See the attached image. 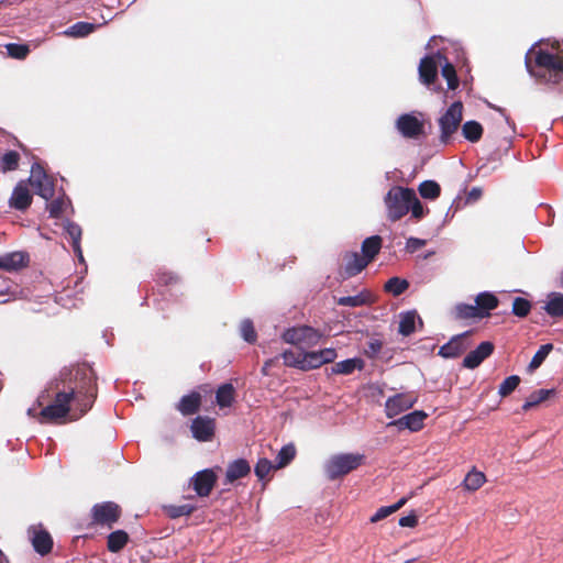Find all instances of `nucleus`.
<instances>
[{
	"instance_id": "nucleus-1",
	"label": "nucleus",
	"mask_w": 563,
	"mask_h": 563,
	"mask_svg": "<svg viewBox=\"0 0 563 563\" xmlns=\"http://www.w3.org/2000/svg\"><path fill=\"white\" fill-rule=\"evenodd\" d=\"M96 382V374L88 366L62 369L59 379L51 383L54 400L41 410V422L56 421L68 415L70 420H77L86 415L97 397Z\"/></svg>"
},
{
	"instance_id": "nucleus-2",
	"label": "nucleus",
	"mask_w": 563,
	"mask_h": 563,
	"mask_svg": "<svg viewBox=\"0 0 563 563\" xmlns=\"http://www.w3.org/2000/svg\"><path fill=\"white\" fill-rule=\"evenodd\" d=\"M526 68L538 84L555 87L563 84V45L532 48L526 55Z\"/></svg>"
},
{
	"instance_id": "nucleus-3",
	"label": "nucleus",
	"mask_w": 563,
	"mask_h": 563,
	"mask_svg": "<svg viewBox=\"0 0 563 563\" xmlns=\"http://www.w3.org/2000/svg\"><path fill=\"white\" fill-rule=\"evenodd\" d=\"M413 189L401 186H393L384 197L386 217L390 222H396L409 212V202Z\"/></svg>"
},
{
	"instance_id": "nucleus-4",
	"label": "nucleus",
	"mask_w": 563,
	"mask_h": 563,
	"mask_svg": "<svg viewBox=\"0 0 563 563\" xmlns=\"http://www.w3.org/2000/svg\"><path fill=\"white\" fill-rule=\"evenodd\" d=\"M363 460L364 455L358 453L334 454L324 463L325 476L330 481H335L356 470Z\"/></svg>"
},
{
	"instance_id": "nucleus-5",
	"label": "nucleus",
	"mask_w": 563,
	"mask_h": 563,
	"mask_svg": "<svg viewBox=\"0 0 563 563\" xmlns=\"http://www.w3.org/2000/svg\"><path fill=\"white\" fill-rule=\"evenodd\" d=\"M463 104L461 101H454L439 118L440 136L439 141L442 145H448L452 141V136L459 130L463 119Z\"/></svg>"
},
{
	"instance_id": "nucleus-6",
	"label": "nucleus",
	"mask_w": 563,
	"mask_h": 563,
	"mask_svg": "<svg viewBox=\"0 0 563 563\" xmlns=\"http://www.w3.org/2000/svg\"><path fill=\"white\" fill-rule=\"evenodd\" d=\"M320 338L321 334L309 325L288 328L282 335L284 342L300 346L302 350L317 345Z\"/></svg>"
},
{
	"instance_id": "nucleus-7",
	"label": "nucleus",
	"mask_w": 563,
	"mask_h": 563,
	"mask_svg": "<svg viewBox=\"0 0 563 563\" xmlns=\"http://www.w3.org/2000/svg\"><path fill=\"white\" fill-rule=\"evenodd\" d=\"M421 112H410L399 115L396 120L397 131L406 139H418L424 133Z\"/></svg>"
},
{
	"instance_id": "nucleus-8",
	"label": "nucleus",
	"mask_w": 563,
	"mask_h": 563,
	"mask_svg": "<svg viewBox=\"0 0 563 563\" xmlns=\"http://www.w3.org/2000/svg\"><path fill=\"white\" fill-rule=\"evenodd\" d=\"M29 183L33 187L35 194L46 201H49L54 197L55 190L53 180L47 176L44 168L38 163H34L32 165Z\"/></svg>"
},
{
	"instance_id": "nucleus-9",
	"label": "nucleus",
	"mask_w": 563,
	"mask_h": 563,
	"mask_svg": "<svg viewBox=\"0 0 563 563\" xmlns=\"http://www.w3.org/2000/svg\"><path fill=\"white\" fill-rule=\"evenodd\" d=\"M121 509L113 501H103L93 505L91 509L92 521L97 525L111 528L120 518Z\"/></svg>"
},
{
	"instance_id": "nucleus-10",
	"label": "nucleus",
	"mask_w": 563,
	"mask_h": 563,
	"mask_svg": "<svg viewBox=\"0 0 563 563\" xmlns=\"http://www.w3.org/2000/svg\"><path fill=\"white\" fill-rule=\"evenodd\" d=\"M438 67L439 59L437 58V54L434 56L427 55L421 58L418 67L420 81L434 91H438V87L433 86L438 78Z\"/></svg>"
},
{
	"instance_id": "nucleus-11",
	"label": "nucleus",
	"mask_w": 563,
	"mask_h": 563,
	"mask_svg": "<svg viewBox=\"0 0 563 563\" xmlns=\"http://www.w3.org/2000/svg\"><path fill=\"white\" fill-rule=\"evenodd\" d=\"M216 483L217 475L211 468H205L197 472L190 479L192 489L199 497L209 496Z\"/></svg>"
},
{
	"instance_id": "nucleus-12",
	"label": "nucleus",
	"mask_w": 563,
	"mask_h": 563,
	"mask_svg": "<svg viewBox=\"0 0 563 563\" xmlns=\"http://www.w3.org/2000/svg\"><path fill=\"white\" fill-rule=\"evenodd\" d=\"M416 402V398L406 395V394H397L389 397L385 402V410L388 418H394L410 409Z\"/></svg>"
},
{
	"instance_id": "nucleus-13",
	"label": "nucleus",
	"mask_w": 563,
	"mask_h": 563,
	"mask_svg": "<svg viewBox=\"0 0 563 563\" xmlns=\"http://www.w3.org/2000/svg\"><path fill=\"white\" fill-rule=\"evenodd\" d=\"M493 352L494 344L489 341H484L464 357L463 366L470 369H474L478 367L484 360L490 356Z\"/></svg>"
},
{
	"instance_id": "nucleus-14",
	"label": "nucleus",
	"mask_w": 563,
	"mask_h": 563,
	"mask_svg": "<svg viewBox=\"0 0 563 563\" xmlns=\"http://www.w3.org/2000/svg\"><path fill=\"white\" fill-rule=\"evenodd\" d=\"M471 331H465L454 335L449 342L440 346L438 354L444 358H455L466 350L464 339L470 335Z\"/></svg>"
},
{
	"instance_id": "nucleus-15",
	"label": "nucleus",
	"mask_w": 563,
	"mask_h": 563,
	"mask_svg": "<svg viewBox=\"0 0 563 563\" xmlns=\"http://www.w3.org/2000/svg\"><path fill=\"white\" fill-rule=\"evenodd\" d=\"M192 437L198 441H209L214 432V421L208 417H196L191 422Z\"/></svg>"
},
{
	"instance_id": "nucleus-16",
	"label": "nucleus",
	"mask_w": 563,
	"mask_h": 563,
	"mask_svg": "<svg viewBox=\"0 0 563 563\" xmlns=\"http://www.w3.org/2000/svg\"><path fill=\"white\" fill-rule=\"evenodd\" d=\"M32 203V196L25 185L19 183L11 194L9 205L11 208L25 211Z\"/></svg>"
},
{
	"instance_id": "nucleus-17",
	"label": "nucleus",
	"mask_w": 563,
	"mask_h": 563,
	"mask_svg": "<svg viewBox=\"0 0 563 563\" xmlns=\"http://www.w3.org/2000/svg\"><path fill=\"white\" fill-rule=\"evenodd\" d=\"M29 532L33 533L31 541L35 552L41 555L48 554L53 548V539L51 534L42 529L36 530L35 527H31Z\"/></svg>"
},
{
	"instance_id": "nucleus-18",
	"label": "nucleus",
	"mask_w": 563,
	"mask_h": 563,
	"mask_svg": "<svg viewBox=\"0 0 563 563\" xmlns=\"http://www.w3.org/2000/svg\"><path fill=\"white\" fill-rule=\"evenodd\" d=\"M63 228L65 233L71 241L74 253L80 262H84V255L80 246L82 235V230L80 225L69 219H66L63 221Z\"/></svg>"
},
{
	"instance_id": "nucleus-19",
	"label": "nucleus",
	"mask_w": 563,
	"mask_h": 563,
	"mask_svg": "<svg viewBox=\"0 0 563 563\" xmlns=\"http://www.w3.org/2000/svg\"><path fill=\"white\" fill-rule=\"evenodd\" d=\"M427 413L422 410H415L394 421L399 429H408L410 431H419L423 427Z\"/></svg>"
},
{
	"instance_id": "nucleus-20",
	"label": "nucleus",
	"mask_w": 563,
	"mask_h": 563,
	"mask_svg": "<svg viewBox=\"0 0 563 563\" xmlns=\"http://www.w3.org/2000/svg\"><path fill=\"white\" fill-rule=\"evenodd\" d=\"M475 305L478 307L479 319L490 316V311L499 305L497 296L490 291H482L475 298Z\"/></svg>"
},
{
	"instance_id": "nucleus-21",
	"label": "nucleus",
	"mask_w": 563,
	"mask_h": 563,
	"mask_svg": "<svg viewBox=\"0 0 563 563\" xmlns=\"http://www.w3.org/2000/svg\"><path fill=\"white\" fill-rule=\"evenodd\" d=\"M251 472V466L245 459H238L228 464L225 472V483H233L246 476Z\"/></svg>"
},
{
	"instance_id": "nucleus-22",
	"label": "nucleus",
	"mask_w": 563,
	"mask_h": 563,
	"mask_svg": "<svg viewBox=\"0 0 563 563\" xmlns=\"http://www.w3.org/2000/svg\"><path fill=\"white\" fill-rule=\"evenodd\" d=\"M201 404V396L197 391H192L188 395H185L180 398L177 410L183 416H190L196 413L199 410Z\"/></svg>"
},
{
	"instance_id": "nucleus-23",
	"label": "nucleus",
	"mask_w": 563,
	"mask_h": 563,
	"mask_svg": "<svg viewBox=\"0 0 563 563\" xmlns=\"http://www.w3.org/2000/svg\"><path fill=\"white\" fill-rule=\"evenodd\" d=\"M345 261L344 273L346 277H353L360 274L368 265L367 260L357 252L346 254Z\"/></svg>"
},
{
	"instance_id": "nucleus-24",
	"label": "nucleus",
	"mask_w": 563,
	"mask_h": 563,
	"mask_svg": "<svg viewBox=\"0 0 563 563\" xmlns=\"http://www.w3.org/2000/svg\"><path fill=\"white\" fill-rule=\"evenodd\" d=\"M3 255L5 260L7 272H16L26 267L30 262L29 253L24 251H14Z\"/></svg>"
},
{
	"instance_id": "nucleus-25",
	"label": "nucleus",
	"mask_w": 563,
	"mask_h": 563,
	"mask_svg": "<svg viewBox=\"0 0 563 563\" xmlns=\"http://www.w3.org/2000/svg\"><path fill=\"white\" fill-rule=\"evenodd\" d=\"M437 58L439 59V65H442L441 74L442 77L446 80L448 89H456L460 82L456 76L455 67L449 63L446 57L440 52L437 53Z\"/></svg>"
},
{
	"instance_id": "nucleus-26",
	"label": "nucleus",
	"mask_w": 563,
	"mask_h": 563,
	"mask_svg": "<svg viewBox=\"0 0 563 563\" xmlns=\"http://www.w3.org/2000/svg\"><path fill=\"white\" fill-rule=\"evenodd\" d=\"M416 320L422 325V320L415 310L402 312L399 320V333L404 336L412 334L416 329Z\"/></svg>"
},
{
	"instance_id": "nucleus-27",
	"label": "nucleus",
	"mask_w": 563,
	"mask_h": 563,
	"mask_svg": "<svg viewBox=\"0 0 563 563\" xmlns=\"http://www.w3.org/2000/svg\"><path fill=\"white\" fill-rule=\"evenodd\" d=\"M97 27L98 25L95 23L79 21L67 27L63 34L68 37L81 38L95 32Z\"/></svg>"
},
{
	"instance_id": "nucleus-28",
	"label": "nucleus",
	"mask_w": 563,
	"mask_h": 563,
	"mask_svg": "<svg viewBox=\"0 0 563 563\" xmlns=\"http://www.w3.org/2000/svg\"><path fill=\"white\" fill-rule=\"evenodd\" d=\"M363 367H364V361L358 357H353V358H346L344 361L335 363L332 366L331 372H332V374L350 375L355 369L361 371V369H363Z\"/></svg>"
},
{
	"instance_id": "nucleus-29",
	"label": "nucleus",
	"mask_w": 563,
	"mask_h": 563,
	"mask_svg": "<svg viewBox=\"0 0 563 563\" xmlns=\"http://www.w3.org/2000/svg\"><path fill=\"white\" fill-rule=\"evenodd\" d=\"M382 249V238L379 235H372L369 238H366L362 242V256H364L367 262L374 260V257L379 253Z\"/></svg>"
},
{
	"instance_id": "nucleus-30",
	"label": "nucleus",
	"mask_w": 563,
	"mask_h": 563,
	"mask_svg": "<svg viewBox=\"0 0 563 563\" xmlns=\"http://www.w3.org/2000/svg\"><path fill=\"white\" fill-rule=\"evenodd\" d=\"M235 388L231 383L222 384L216 391V401L220 408L232 406L234 401Z\"/></svg>"
},
{
	"instance_id": "nucleus-31",
	"label": "nucleus",
	"mask_w": 563,
	"mask_h": 563,
	"mask_svg": "<svg viewBox=\"0 0 563 563\" xmlns=\"http://www.w3.org/2000/svg\"><path fill=\"white\" fill-rule=\"evenodd\" d=\"M544 310L551 317H563V294L551 292L544 306Z\"/></svg>"
},
{
	"instance_id": "nucleus-32",
	"label": "nucleus",
	"mask_w": 563,
	"mask_h": 563,
	"mask_svg": "<svg viewBox=\"0 0 563 563\" xmlns=\"http://www.w3.org/2000/svg\"><path fill=\"white\" fill-rule=\"evenodd\" d=\"M453 317L457 320H466L472 318H479L478 307L476 305L460 302L453 308Z\"/></svg>"
},
{
	"instance_id": "nucleus-33",
	"label": "nucleus",
	"mask_w": 563,
	"mask_h": 563,
	"mask_svg": "<svg viewBox=\"0 0 563 563\" xmlns=\"http://www.w3.org/2000/svg\"><path fill=\"white\" fill-rule=\"evenodd\" d=\"M462 134L465 140L472 143L478 142L483 135V126L475 120L466 121L462 125Z\"/></svg>"
},
{
	"instance_id": "nucleus-34",
	"label": "nucleus",
	"mask_w": 563,
	"mask_h": 563,
	"mask_svg": "<svg viewBox=\"0 0 563 563\" xmlns=\"http://www.w3.org/2000/svg\"><path fill=\"white\" fill-rule=\"evenodd\" d=\"M129 541L124 530H115L108 536V550L112 553L121 551Z\"/></svg>"
},
{
	"instance_id": "nucleus-35",
	"label": "nucleus",
	"mask_w": 563,
	"mask_h": 563,
	"mask_svg": "<svg viewBox=\"0 0 563 563\" xmlns=\"http://www.w3.org/2000/svg\"><path fill=\"white\" fill-rule=\"evenodd\" d=\"M555 394V389H539L533 391L528 396L525 404L522 405V410L528 411L532 407L539 405L540 402L547 400L551 395Z\"/></svg>"
},
{
	"instance_id": "nucleus-36",
	"label": "nucleus",
	"mask_w": 563,
	"mask_h": 563,
	"mask_svg": "<svg viewBox=\"0 0 563 563\" xmlns=\"http://www.w3.org/2000/svg\"><path fill=\"white\" fill-rule=\"evenodd\" d=\"M420 196L424 199L434 200L441 194V187L435 180H423L418 187Z\"/></svg>"
},
{
	"instance_id": "nucleus-37",
	"label": "nucleus",
	"mask_w": 563,
	"mask_h": 563,
	"mask_svg": "<svg viewBox=\"0 0 563 563\" xmlns=\"http://www.w3.org/2000/svg\"><path fill=\"white\" fill-rule=\"evenodd\" d=\"M296 456V448L292 443L284 445L276 456V468H283L288 465Z\"/></svg>"
},
{
	"instance_id": "nucleus-38",
	"label": "nucleus",
	"mask_w": 563,
	"mask_h": 563,
	"mask_svg": "<svg viewBox=\"0 0 563 563\" xmlns=\"http://www.w3.org/2000/svg\"><path fill=\"white\" fill-rule=\"evenodd\" d=\"M485 483V475L478 471H471L466 474L462 485L468 492L477 490Z\"/></svg>"
},
{
	"instance_id": "nucleus-39",
	"label": "nucleus",
	"mask_w": 563,
	"mask_h": 563,
	"mask_svg": "<svg viewBox=\"0 0 563 563\" xmlns=\"http://www.w3.org/2000/svg\"><path fill=\"white\" fill-rule=\"evenodd\" d=\"M20 154L15 151L5 152L0 158V170L2 173L15 170L19 167Z\"/></svg>"
},
{
	"instance_id": "nucleus-40",
	"label": "nucleus",
	"mask_w": 563,
	"mask_h": 563,
	"mask_svg": "<svg viewBox=\"0 0 563 563\" xmlns=\"http://www.w3.org/2000/svg\"><path fill=\"white\" fill-rule=\"evenodd\" d=\"M407 500H408L407 497H402L394 505L383 506V507L378 508L377 511L371 517V522H378L379 520L394 514L395 511L400 509L407 503Z\"/></svg>"
},
{
	"instance_id": "nucleus-41",
	"label": "nucleus",
	"mask_w": 563,
	"mask_h": 563,
	"mask_svg": "<svg viewBox=\"0 0 563 563\" xmlns=\"http://www.w3.org/2000/svg\"><path fill=\"white\" fill-rule=\"evenodd\" d=\"M552 350H553L552 343H547V344L541 345L539 347V350L532 356V360L528 365V369L530 372H533L537 368H539Z\"/></svg>"
},
{
	"instance_id": "nucleus-42",
	"label": "nucleus",
	"mask_w": 563,
	"mask_h": 563,
	"mask_svg": "<svg viewBox=\"0 0 563 563\" xmlns=\"http://www.w3.org/2000/svg\"><path fill=\"white\" fill-rule=\"evenodd\" d=\"M323 365L318 351L303 352L301 371L314 369Z\"/></svg>"
},
{
	"instance_id": "nucleus-43",
	"label": "nucleus",
	"mask_w": 563,
	"mask_h": 563,
	"mask_svg": "<svg viewBox=\"0 0 563 563\" xmlns=\"http://www.w3.org/2000/svg\"><path fill=\"white\" fill-rule=\"evenodd\" d=\"M338 305L343 307H361L368 302V296L360 292L354 296H344L338 299Z\"/></svg>"
},
{
	"instance_id": "nucleus-44",
	"label": "nucleus",
	"mask_w": 563,
	"mask_h": 563,
	"mask_svg": "<svg viewBox=\"0 0 563 563\" xmlns=\"http://www.w3.org/2000/svg\"><path fill=\"white\" fill-rule=\"evenodd\" d=\"M408 287L409 283L399 277H391L385 284V290L391 292L394 296H400Z\"/></svg>"
},
{
	"instance_id": "nucleus-45",
	"label": "nucleus",
	"mask_w": 563,
	"mask_h": 563,
	"mask_svg": "<svg viewBox=\"0 0 563 563\" xmlns=\"http://www.w3.org/2000/svg\"><path fill=\"white\" fill-rule=\"evenodd\" d=\"M240 334L242 339L247 343H255L257 339V334L251 319H244L240 324Z\"/></svg>"
},
{
	"instance_id": "nucleus-46",
	"label": "nucleus",
	"mask_w": 563,
	"mask_h": 563,
	"mask_svg": "<svg viewBox=\"0 0 563 563\" xmlns=\"http://www.w3.org/2000/svg\"><path fill=\"white\" fill-rule=\"evenodd\" d=\"M408 208L411 212V218L416 221L421 220L429 212V209L424 208L421 201L418 199L416 191H413Z\"/></svg>"
},
{
	"instance_id": "nucleus-47",
	"label": "nucleus",
	"mask_w": 563,
	"mask_h": 563,
	"mask_svg": "<svg viewBox=\"0 0 563 563\" xmlns=\"http://www.w3.org/2000/svg\"><path fill=\"white\" fill-rule=\"evenodd\" d=\"M531 309V303L528 299L522 297H516L512 302V309L511 312L519 317L525 318L528 316Z\"/></svg>"
},
{
	"instance_id": "nucleus-48",
	"label": "nucleus",
	"mask_w": 563,
	"mask_h": 563,
	"mask_svg": "<svg viewBox=\"0 0 563 563\" xmlns=\"http://www.w3.org/2000/svg\"><path fill=\"white\" fill-rule=\"evenodd\" d=\"M520 384V377L518 375H510L499 385L498 394L501 397L510 395Z\"/></svg>"
},
{
	"instance_id": "nucleus-49",
	"label": "nucleus",
	"mask_w": 563,
	"mask_h": 563,
	"mask_svg": "<svg viewBox=\"0 0 563 563\" xmlns=\"http://www.w3.org/2000/svg\"><path fill=\"white\" fill-rule=\"evenodd\" d=\"M272 470H277L275 464L266 457L260 459L254 467V473L260 481H263Z\"/></svg>"
},
{
	"instance_id": "nucleus-50",
	"label": "nucleus",
	"mask_w": 563,
	"mask_h": 563,
	"mask_svg": "<svg viewBox=\"0 0 563 563\" xmlns=\"http://www.w3.org/2000/svg\"><path fill=\"white\" fill-rule=\"evenodd\" d=\"M302 356L303 353H296L291 350H286L283 352L282 357L284 360V364L288 367H295L301 369L302 366Z\"/></svg>"
},
{
	"instance_id": "nucleus-51",
	"label": "nucleus",
	"mask_w": 563,
	"mask_h": 563,
	"mask_svg": "<svg viewBox=\"0 0 563 563\" xmlns=\"http://www.w3.org/2000/svg\"><path fill=\"white\" fill-rule=\"evenodd\" d=\"M5 48L8 55L16 59H24L30 53V48L25 44L10 43L5 45Z\"/></svg>"
},
{
	"instance_id": "nucleus-52",
	"label": "nucleus",
	"mask_w": 563,
	"mask_h": 563,
	"mask_svg": "<svg viewBox=\"0 0 563 563\" xmlns=\"http://www.w3.org/2000/svg\"><path fill=\"white\" fill-rule=\"evenodd\" d=\"M66 206H70V200L67 197L56 198L47 206L49 217L59 218Z\"/></svg>"
},
{
	"instance_id": "nucleus-53",
	"label": "nucleus",
	"mask_w": 563,
	"mask_h": 563,
	"mask_svg": "<svg viewBox=\"0 0 563 563\" xmlns=\"http://www.w3.org/2000/svg\"><path fill=\"white\" fill-rule=\"evenodd\" d=\"M195 509L191 504L172 505L167 507V514L170 518H179L190 515Z\"/></svg>"
},
{
	"instance_id": "nucleus-54",
	"label": "nucleus",
	"mask_w": 563,
	"mask_h": 563,
	"mask_svg": "<svg viewBox=\"0 0 563 563\" xmlns=\"http://www.w3.org/2000/svg\"><path fill=\"white\" fill-rule=\"evenodd\" d=\"M426 244H427L426 240L411 236V238L407 239L405 250L408 253H415L416 251H418Z\"/></svg>"
},
{
	"instance_id": "nucleus-55",
	"label": "nucleus",
	"mask_w": 563,
	"mask_h": 563,
	"mask_svg": "<svg viewBox=\"0 0 563 563\" xmlns=\"http://www.w3.org/2000/svg\"><path fill=\"white\" fill-rule=\"evenodd\" d=\"M157 279L164 285H172L178 283L179 277L173 272L163 271L157 274Z\"/></svg>"
},
{
	"instance_id": "nucleus-56",
	"label": "nucleus",
	"mask_w": 563,
	"mask_h": 563,
	"mask_svg": "<svg viewBox=\"0 0 563 563\" xmlns=\"http://www.w3.org/2000/svg\"><path fill=\"white\" fill-rule=\"evenodd\" d=\"M382 342L379 340H372L367 344L365 353L368 357H375L382 350Z\"/></svg>"
},
{
	"instance_id": "nucleus-57",
	"label": "nucleus",
	"mask_w": 563,
	"mask_h": 563,
	"mask_svg": "<svg viewBox=\"0 0 563 563\" xmlns=\"http://www.w3.org/2000/svg\"><path fill=\"white\" fill-rule=\"evenodd\" d=\"M488 106L490 108H493L494 110H496L500 114V119L503 121L501 122L503 124L508 125L512 131H515V123H514V121L510 120V118L506 113L505 109H503L500 107H497V106H494L492 103H488Z\"/></svg>"
},
{
	"instance_id": "nucleus-58",
	"label": "nucleus",
	"mask_w": 563,
	"mask_h": 563,
	"mask_svg": "<svg viewBox=\"0 0 563 563\" xmlns=\"http://www.w3.org/2000/svg\"><path fill=\"white\" fill-rule=\"evenodd\" d=\"M323 364L331 363L336 358V351L332 347H327L318 351Z\"/></svg>"
},
{
	"instance_id": "nucleus-59",
	"label": "nucleus",
	"mask_w": 563,
	"mask_h": 563,
	"mask_svg": "<svg viewBox=\"0 0 563 563\" xmlns=\"http://www.w3.org/2000/svg\"><path fill=\"white\" fill-rule=\"evenodd\" d=\"M398 523L400 527L413 528L418 523V518L415 514H410L401 517Z\"/></svg>"
},
{
	"instance_id": "nucleus-60",
	"label": "nucleus",
	"mask_w": 563,
	"mask_h": 563,
	"mask_svg": "<svg viewBox=\"0 0 563 563\" xmlns=\"http://www.w3.org/2000/svg\"><path fill=\"white\" fill-rule=\"evenodd\" d=\"M481 195H482L481 188L474 187L468 192L467 199L468 200H476V199H478L481 197Z\"/></svg>"
},
{
	"instance_id": "nucleus-61",
	"label": "nucleus",
	"mask_w": 563,
	"mask_h": 563,
	"mask_svg": "<svg viewBox=\"0 0 563 563\" xmlns=\"http://www.w3.org/2000/svg\"><path fill=\"white\" fill-rule=\"evenodd\" d=\"M0 269H3V271L7 272V265H5L4 255L0 256Z\"/></svg>"
},
{
	"instance_id": "nucleus-62",
	"label": "nucleus",
	"mask_w": 563,
	"mask_h": 563,
	"mask_svg": "<svg viewBox=\"0 0 563 563\" xmlns=\"http://www.w3.org/2000/svg\"><path fill=\"white\" fill-rule=\"evenodd\" d=\"M45 393H47V397L49 396L48 395V390H45L38 398H37V402L40 406H42V400L44 399L45 397Z\"/></svg>"
},
{
	"instance_id": "nucleus-63",
	"label": "nucleus",
	"mask_w": 563,
	"mask_h": 563,
	"mask_svg": "<svg viewBox=\"0 0 563 563\" xmlns=\"http://www.w3.org/2000/svg\"><path fill=\"white\" fill-rule=\"evenodd\" d=\"M27 415L31 416V417H34L35 416V408H29L27 409Z\"/></svg>"
},
{
	"instance_id": "nucleus-64",
	"label": "nucleus",
	"mask_w": 563,
	"mask_h": 563,
	"mask_svg": "<svg viewBox=\"0 0 563 563\" xmlns=\"http://www.w3.org/2000/svg\"><path fill=\"white\" fill-rule=\"evenodd\" d=\"M434 254L433 251H429L426 255H424V258H429L430 256H432Z\"/></svg>"
}]
</instances>
